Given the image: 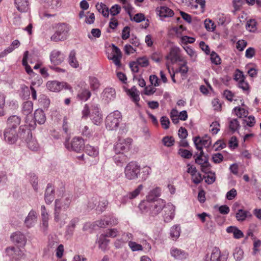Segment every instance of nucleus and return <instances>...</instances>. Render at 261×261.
I'll list each match as a JSON object with an SVG mask.
<instances>
[{
  "label": "nucleus",
  "instance_id": "obj_1",
  "mask_svg": "<svg viewBox=\"0 0 261 261\" xmlns=\"http://www.w3.org/2000/svg\"><path fill=\"white\" fill-rule=\"evenodd\" d=\"M72 197L71 195L65 194L63 195L61 198L55 200L54 220L61 227L66 223L65 220L67 217V215H64L61 212L66 211L69 207Z\"/></svg>",
  "mask_w": 261,
  "mask_h": 261
},
{
  "label": "nucleus",
  "instance_id": "obj_2",
  "mask_svg": "<svg viewBox=\"0 0 261 261\" xmlns=\"http://www.w3.org/2000/svg\"><path fill=\"white\" fill-rule=\"evenodd\" d=\"M166 206V202L162 199L155 201H142L139 207L143 213H149L152 216L158 215Z\"/></svg>",
  "mask_w": 261,
  "mask_h": 261
},
{
  "label": "nucleus",
  "instance_id": "obj_3",
  "mask_svg": "<svg viewBox=\"0 0 261 261\" xmlns=\"http://www.w3.org/2000/svg\"><path fill=\"white\" fill-rule=\"evenodd\" d=\"M82 114V118L84 119H87L90 116L93 123L97 125L102 121V116L98 104L92 103L90 107L88 104L85 105Z\"/></svg>",
  "mask_w": 261,
  "mask_h": 261
},
{
  "label": "nucleus",
  "instance_id": "obj_4",
  "mask_svg": "<svg viewBox=\"0 0 261 261\" xmlns=\"http://www.w3.org/2000/svg\"><path fill=\"white\" fill-rule=\"evenodd\" d=\"M27 137L26 142L28 147L33 151H37L39 148V145L36 139L33 138L30 130L27 129L25 125H21L19 127V138L24 139Z\"/></svg>",
  "mask_w": 261,
  "mask_h": 261
},
{
  "label": "nucleus",
  "instance_id": "obj_5",
  "mask_svg": "<svg viewBox=\"0 0 261 261\" xmlns=\"http://www.w3.org/2000/svg\"><path fill=\"white\" fill-rule=\"evenodd\" d=\"M141 167L135 161L128 163L125 168V177L129 180H135L138 178L140 174Z\"/></svg>",
  "mask_w": 261,
  "mask_h": 261
},
{
  "label": "nucleus",
  "instance_id": "obj_6",
  "mask_svg": "<svg viewBox=\"0 0 261 261\" xmlns=\"http://www.w3.org/2000/svg\"><path fill=\"white\" fill-rule=\"evenodd\" d=\"M96 8L105 17H108L109 13L112 15V17L110 22L109 28L107 29L108 32H111V29H114V5L112 6L109 10L105 4L103 3H97L96 5Z\"/></svg>",
  "mask_w": 261,
  "mask_h": 261
},
{
  "label": "nucleus",
  "instance_id": "obj_7",
  "mask_svg": "<svg viewBox=\"0 0 261 261\" xmlns=\"http://www.w3.org/2000/svg\"><path fill=\"white\" fill-rule=\"evenodd\" d=\"M69 30L70 27L66 23L58 24L56 32L50 38L51 40L55 42L65 40Z\"/></svg>",
  "mask_w": 261,
  "mask_h": 261
},
{
  "label": "nucleus",
  "instance_id": "obj_8",
  "mask_svg": "<svg viewBox=\"0 0 261 261\" xmlns=\"http://www.w3.org/2000/svg\"><path fill=\"white\" fill-rule=\"evenodd\" d=\"M197 156L195 159V163L200 165L201 170L202 172L207 173L210 172L211 165L208 162V158L204 155L203 151H201L199 154H196Z\"/></svg>",
  "mask_w": 261,
  "mask_h": 261
},
{
  "label": "nucleus",
  "instance_id": "obj_9",
  "mask_svg": "<svg viewBox=\"0 0 261 261\" xmlns=\"http://www.w3.org/2000/svg\"><path fill=\"white\" fill-rule=\"evenodd\" d=\"M65 145L66 148L69 150L80 152L84 149L85 143L81 137H74L70 144L65 143Z\"/></svg>",
  "mask_w": 261,
  "mask_h": 261
},
{
  "label": "nucleus",
  "instance_id": "obj_10",
  "mask_svg": "<svg viewBox=\"0 0 261 261\" xmlns=\"http://www.w3.org/2000/svg\"><path fill=\"white\" fill-rule=\"evenodd\" d=\"M228 254L222 253L218 247L214 248L211 254L210 257L207 254L205 256V261H226Z\"/></svg>",
  "mask_w": 261,
  "mask_h": 261
},
{
  "label": "nucleus",
  "instance_id": "obj_11",
  "mask_svg": "<svg viewBox=\"0 0 261 261\" xmlns=\"http://www.w3.org/2000/svg\"><path fill=\"white\" fill-rule=\"evenodd\" d=\"M46 87L49 90L53 92H59L64 88L66 89H71V86L67 83L56 81L47 82Z\"/></svg>",
  "mask_w": 261,
  "mask_h": 261
},
{
  "label": "nucleus",
  "instance_id": "obj_12",
  "mask_svg": "<svg viewBox=\"0 0 261 261\" xmlns=\"http://www.w3.org/2000/svg\"><path fill=\"white\" fill-rule=\"evenodd\" d=\"M132 143V139L127 138L123 139L119 138L118 142L115 145V152L118 151L119 153L121 151H126L129 149Z\"/></svg>",
  "mask_w": 261,
  "mask_h": 261
},
{
  "label": "nucleus",
  "instance_id": "obj_13",
  "mask_svg": "<svg viewBox=\"0 0 261 261\" xmlns=\"http://www.w3.org/2000/svg\"><path fill=\"white\" fill-rule=\"evenodd\" d=\"M5 251L7 255L12 259H19L24 255L23 250L14 246L6 248Z\"/></svg>",
  "mask_w": 261,
  "mask_h": 261
},
{
  "label": "nucleus",
  "instance_id": "obj_14",
  "mask_svg": "<svg viewBox=\"0 0 261 261\" xmlns=\"http://www.w3.org/2000/svg\"><path fill=\"white\" fill-rule=\"evenodd\" d=\"M18 137H19V131L17 134L15 129L7 128L5 129L4 132V139L9 144H13L15 143Z\"/></svg>",
  "mask_w": 261,
  "mask_h": 261
},
{
  "label": "nucleus",
  "instance_id": "obj_15",
  "mask_svg": "<svg viewBox=\"0 0 261 261\" xmlns=\"http://www.w3.org/2000/svg\"><path fill=\"white\" fill-rule=\"evenodd\" d=\"M114 233V229H108L105 234H102L100 236L98 243L99 248L102 250H105L109 242V240L107 239L108 237H112Z\"/></svg>",
  "mask_w": 261,
  "mask_h": 261
},
{
  "label": "nucleus",
  "instance_id": "obj_16",
  "mask_svg": "<svg viewBox=\"0 0 261 261\" xmlns=\"http://www.w3.org/2000/svg\"><path fill=\"white\" fill-rule=\"evenodd\" d=\"M170 254L175 259L183 260L188 258L189 254L185 251L173 247L170 249Z\"/></svg>",
  "mask_w": 261,
  "mask_h": 261
},
{
  "label": "nucleus",
  "instance_id": "obj_17",
  "mask_svg": "<svg viewBox=\"0 0 261 261\" xmlns=\"http://www.w3.org/2000/svg\"><path fill=\"white\" fill-rule=\"evenodd\" d=\"M64 55L60 51L54 50L50 55V60L51 62L55 65L61 64L64 60Z\"/></svg>",
  "mask_w": 261,
  "mask_h": 261
},
{
  "label": "nucleus",
  "instance_id": "obj_18",
  "mask_svg": "<svg viewBox=\"0 0 261 261\" xmlns=\"http://www.w3.org/2000/svg\"><path fill=\"white\" fill-rule=\"evenodd\" d=\"M14 5L17 10L21 13L27 12L30 9L29 0H14Z\"/></svg>",
  "mask_w": 261,
  "mask_h": 261
},
{
  "label": "nucleus",
  "instance_id": "obj_19",
  "mask_svg": "<svg viewBox=\"0 0 261 261\" xmlns=\"http://www.w3.org/2000/svg\"><path fill=\"white\" fill-rule=\"evenodd\" d=\"M37 221V213L34 210H31L28 214L24 220V224L28 228L33 227Z\"/></svg>",
  "mask_w": 261,
  "mask_h": 261
},
{
  "label": "nucleus",
  "instance_id": "obj_20",
  "mask_svg": "<svg viewBox=\"0 0 261 261\" xmlns=\"http://www.w3.org/2000/svg\"><path fill=\"white\" fill-rule=\"evenodd\" d=\"M161 189L160 187H155L150 190L146 197V200L144 201H155L158 198L161 196Z\"/></svg>",
  "mask_w": 261,
  "mask_h": 261
},
{
  "label": "nucleus",
  "instance_id": "obj_21",
  "mask_svg": "<svg viewBox=\"0 0 261 261\" xmlns=\"http://www.w3.org/2000/svg\"><path fill=\"white\" fill-rule=\"evenodd\" d=\"M165 208L164 220L168 222L172 220L174 217L175 206L172 204H168L166 205Z\"/></svg>",
  "mask_w": 261,
  "mask_h": 261
},
{
  "label": "nucleus",
  "instance_id": "obj_22",
  "mask_svg": "<svg viewBox=\"0 0 261 261\" xmlns=\"http://www.w3.org/2000/svg\"><path fill=\"white\" fill-rule=\"evenodd\" d=\"M20 118L16 115L10 116L7 120V128L16 130L20 124Z\"/></svg>",
  "mask_w": 261,
  "mask_h": 261
},
{
  "label": "nucleus",
  "instance_id": "obj_23",
  "mask_svg": "<svg viewBox=\"0 0 261 261\" xmlns=\"http://www.w3.org/2000/svg\"><path fill=\"white\" fill-rule=\"evenodd\" d=\"M54 188L50 184H48L45 193V201L47 204H50L55 198Z\"/></svg>",
  "mask_w": 261,
  "mask_h": 261
},
{
  "label": "nucleus",
  "instance_id": "obj_24",
  "mask_svg": "<svg viewBox=\"0 0 261 261\" xmlns=\"http://www.w3.org/2000/svg\"><path fill=\"white\" fill-rule=\"evenodd\" d=\"M143 188L144 187L141 184L138 185L136 189L128 193L126 195L124 196L123 198L124 200L126 201L127 199L131 200L136 198L141 193V192L143 190Z\"/></svg>",
  "mask_w": 261,
  "mask_h": 261
},
{
  "label": "nucleus",
  "instance_id": "obj_25",
  "mask_svg": "<svg viewBox=\"0 0 261 261\" xmlns=\"http://www.w3.org/2000/svg\"><path fill=\"white\" fill-rule=\"evenodd\" d=\"M11 241L22 245H24L26 242V238L23 234L20 231H16L11 236Z\"/></svg>",
  "mask_w": 261,
  "mask_h": 261
},
{
  "label": "nucleus",
  "instance_id": "obj_26",
  "mask_svg": "<svg viewBox=\"0 0 261 261\" xmlns=\"http://www.w3.org/2000/svg\"><path fill=\"white\" fill-rule=\"evenodd\" d=\"M156 11L161 17H170L174 15L173 11L166 6L158 8Z\"/></svg>",
  "mask_w": 261,
  "mask_h": 261
},
{
  "label": "nucleus",
  "instance_id": "obj_27",
  "mask_svg": "<svg viewBox=\"0 0 261 261\" xmlns=\"http://www.w3.org/2000/svg\"><path fill=\"white\" fill-rule=\"evenodd\" d=\"M34 115L35 122H37L39 124H42L45 122V115L41 109H37L35 111Z\"/></svg>",
  "mask_w": 261,
  "mask_h": 261
},
{
  "label": "nucleus",
  "instance_id": "obj_28",
  "mask_svg": "<svg viewBox=\"0 0 261 261\" xmlns=\"http://www.w3.org/2000/svg\"><path fill=\"white\" fill-rule=\"evenodd\" d=\"M251 216V214L249 211L243 209L238 210L236 214V217L239 221H243L246 218Z\"/></svg>",
  "mask_w": 261,
  "mask_h": 261
},
{
  "label": "nucleus",
  "instance_id": "obj_29",
  "mask_svg": "<svg viewBox=\"0 0 261 261\" xmlns=\"http://www.w3.org/2000/svg\"><path fill=\"white\" fill-rule=\"evenodd\" d=\"M33 109V103L30 100L25 101L22 106V112L25 115L31 114Z\"/></svg>",
  "mask_w": 261,
  "mask_h": 261
},
{
  "label": "nucleus",
  "instance_id": "obj_30",
  "mask_svg": "<svg viewBox=\"0 0 261 261\" xmlns=\"http://www.w3.org/2000/svg\"><path fill=\"white\" fill-rule=\"evenodd\" d=\"M108 204V202L107 200L104 198L99 197L98 202L96 208L97 213L98 214H100L106 210Z\"/></svg>",
  "mask_w": 261,
  "mask_h": 261
},
{
  "label": "nucleus",
  "instance_id": "obj_31",
  "mask_svg": "<svg viewBox=\"0 0 261 261\" xmlns=\"http://www.w3.org/2000/svg\"><path fill=\"white\" fill-rule=\"evenodd\" d=\"M79 220L77 218L72 219L67 225L66 230V234L72 236L74 232V229L76 223L78 222Z\"/></svg>",
  "mask_w": 261,
  "mask_h": 261
},
{
  "label": "nucleus",
  "instance_id": "obj_32",
  "mask_svg": "<svg viewBox=\"0 0 261 261\" xmlns=\"http://www.w3.org/2000/svg\"><path fill=\"white\" fill-rule=\"evenodd\" d=\"M127 161V156L123 153H119L118 151L115 152V163L117 165L121 166L124 163L126 162Z\"/></svg>",
  "mask_w": 261,
  "mask_h": 261
},
{
  "label": "nucleus",
  "instance_id": "obj_33",
  "mask_svg": "<svg viewBox=\"0 0 261 261\" xmlns=\"http://www.w3.org/2000/svg\"><path fill=\"white\" fill-rule=\"evenodd\" d=\"M106 126L109 130H113L114 128V113H111L106 117Z\"/></svg>",
  "mask_w": 261,
  "mask_h": 261
},
{
  "label": "nucleus",
  "instance_id": "obj_34",
  "mask_svg": "<svg viewBox=\"0 0 261 261\" xmlns=\"http://www.w3.org/2000/svg\"><path fill=\"white\" fill-rule=\"evenodd\" d=\"M75 55L76 53L73 50L70 51L68 57V63L73 68L79 67V62L76 58Z\"/></svg>",
  "mask_w": 261,
  "mask_h": 261
},
{
  "label": "nucleus",
  "instance_id": "obj_35",
  "mask_svg": "<svg viewBox=\"0 0 261 261\" xmlns=\"http://www.w3.org/2000/svg\"><path fill=\"white\" fill-rule=\"evenodd\" d=\"M106 53L108 58L114 63V44L112 43L109 46H106Z\"/></svg>",
  "mask_w": 261,
  "mask_h": 261
},
{
  "label": "nucleus",
  "instance_id": "obj_36",
  "mask_svg": "<svg viewBox=\"0 0 261 261\" xmlns=\"http://www.w3.org/2000/svg\"><path fill=\"white\" fill-rule=\"evenodd\" d=\"M180 228L178 225L172 226L170 229V236L173 240H176L180 236Z\"/></svg>",
  "mask_w": 261,
  "mask_h": 261
},
{
  "label": "nucleus",
  "instance_id": "obj_37",
  "mask_svg": "<svg viewBox=\"0 0 261 261\" xmlns=\"http://www.w3.org/2000/svg\"><path fill=\"white\" fill-rule=\"evenodd\" d=\"M111 218L109 217H105L100 220L95 222V225L99 227H106L111 223Z\"/></svg>",
  "mask_w": 261,
  "mask_h": 261
},
{
  "label": "nucleus",
  "instance_id": "obj_38",
  "mask_svg": "<svg viewBox=\"0 0 261 261\" xmlns=\"http://www.w3.org/2000/svg\"><path fill=\"white\" fill-rule=\"evenodd\" d=\"M39 102L41 106L44 109L48 108L50 105V99L45 95H40L39 99Z\"/></svg>",
  "mask_w": 261,
  "mask_h": 261
},
{
  "label": "nucleus",
  "instance_id": "obj_39",
  "mask_svg": "<svg viewBox=\"0 0 261 261\" xmlns=\"http://www.w3.org/2000/svg\"><path fill=\"white\" fill-rule=\"evenodd\" d=\"M41 83H42L41 79L38 80L37 82H36L35 81H33L31 83L30 89L31 91V95H32V99L34 100L37 99V93H36V91L35 89L34 86L36 84H37V86L38 87L40 85V84H41Z\"/></svg>",
  "mask_w": 261,
  "mask_h": 261
},
{
  "label": "nucleus",
  "instance_id": "obj_40",
  "mask_svg": "<svg viewBox=\"0 0 261 261\" xmlns=\"http://www.w3.org/2000/svg\"><path fill=\"white\" fill-rule=\"evenodd\" d=\"M151 173V169L149 167H144L142 168V171H140V176L142 181H145L149 177Z\"/></svg>",
  "mask_w": 261,
  "mask_h": 261
},
{
  "label": "nucleus",
  "instance_id": "obj_41",
  "mask_svg": "<svg viewBox=\"0 0 261 261\" xmlns=\"http://www.w3.org/2000/svg\"><path fill=\"white\" fill-rule=\"evenodd\" d=\"M91 92L88 89H83L77 94L79 98L83 101L87 100L91 96Z\"/></svg>",
  "mask_w": 261,
  "mask_h": 261
},
{
  "label": "nucleus",
  "instance_id": "obj_42",
  "mask_svg": "<svg viewBox=\"0 0 261 261\" xmlns=\"http://www.w3.org/2000/svg\"><path fill=\"white\" fill-rule=\"evenodd\" d=\"M246 29L252 32H254L256 29V21L255 19H251L247 21L246 24Z\"/></svg>",
  "mask_w": 261,
  "mask_h": 261
},
{
  "label": "nucleus",
  "instance_id": "obj_43",
  "mask_svg": "<svg viewBox=\"0 0 261 261\" xmlns=\"http://www.w3.org/2000/svg\"><path fill=\"white\" fill-rule=\"evenodd\" d=\"M198 141L204 147H208L211 144V138L206 135L202 138L199 137Z\"/></svg>",
  "mask_w": 261,
  "mask_h": 261
},
{
  "label": "nucleus",
  "instance_id": "obj_44",
  "mask_svg": "<svg viewBox=\"0 0 261 261\" xmlns=\"http://www.w3.org/2000/svg\"><path fill=\"white\" fill-rule=\"evenodd\" d=\"M86 153L91 156H96L98 154V149L92 146L87 145L86 146Z\"/></svg>",
  "mask_w": 261,
  "mask_h": 261
},
{
  "label": "nucleus",
  "instance_id": "obj_45",
  "mask_svg": "<svg viewBox=\"0 0 261 261\" xmlns=\"http://www.w3.org/2000/svg\"><path fill=\"white\" fill-rule=\"evenodd\" d=\"M189 68L187 66V63L185 62L181 64L178 70H176L175 72H180L181 74L182 79H185L187 77V73L188 71Z\"/></svg>",
  "mask_w": 261,
  "mask_h": 261
},
{
  "label": "nucleus",
  "instance_id": "obj_46",
  "mask_svg": "<svg viewBox=\"0 0 261 261\" xmlns=\"http://www.w3.org/2000/svg\"><path fill=\"white\" fill-rule=\"evenodd\" d=\"M122 54L120 49L115 46V65L120 67L121 66V59L122 58Z\"/></svg>",
  "mask_w": 261,
  "mask_h": 261
},
{
  "label": "nucleus",
  "instance_id": "obj_47",
  "mask_svg": "<svg viewBox=\"0 0 261 261\" xmlns=\"http://www.w3.org/2000/svg\"><path fill=\"white\" fill-rule=\"evenodd\" d=\"M233 256L237 261H240L243 257L244 252L240 247H237L233 252Z\"/></svg>",
  "mask_w": 261,
  "mask_h": 261
},
{
  "label": "nucleus",
  "instance_id": "obj_48",
  "mask_svg": "<svg viewBox=\"0 0 261 261\" xmlns=\"http://www.w3.org/2000/svg\"><path fill=\"white\" fill-rule=\"evenodd\" d=\"M233 111L235 112L236 115L240 118L242 117H246L248 114V111L245 110L244 108L240 107H235L233 109Z\"/></svg>",
  "mask_w": 261,
  "mask_h": 261
},
{
  "label": "nucleus",
  "instance_id": "obj_49",
  "mask_svg": "<svg viewBox=\"0 0 261 261\" xmlns=\"http://www.w3.org/2000/svg\"><path fill=\"white\" fill-rule=\"evenodd\" d=\"M99 197L98 196H95L89 199L87 204L88 207L91 210L96 208L98 202Z\"/></svg>",
  "mask_w": 261,
  "mask_h": 261
},
{
  "label": "nucleus",
  "instance_id": "obj_50",
  "mask_svg": "<svg viewBox=\"0 0 261 261\" xmlns=\"http://www.w3.org/2000/svg\"><path fill=\"white\" fill-rule=\"evenodd\" d=\"M5 99L6 95L0 92V116H3L5 114L4 108L5 105Z\"/></svg>",
  "mask_w": 261,
  "mask_h": 261
},
{
  "label": "nucleus",
  "instance_id": "obj_51",
  "mask_svg": "<svg viewBox=\"0 0 261 261\" xmlns=\"http://www.w3.org/2000/svg\"><path fill=\"white\" fill-rule=\"evenodd\" d=\"M128 246L133 251H141L143 250L142 246L135 242L129 241Z\"/></svg>",
  "mask_w": 261,
  "mask_h": 261
},
{
  "label": "nucleus",
  "instance_id": "obj_52",
  "mask_svg": "<svg viewBox=\"0 0 261 261\" xmlns=\"http://www.w3.org/2000/svg\"><path fill=\"white\" fill-rule=\"evenodd\" d=\"M89 82L91 88L93 90H96L99 86V83L97 79L95 77H90L89 78Z\"/></svg>",
  "mask_w": 261,
  "mask_h": 261
},
{
  "label": "nucleus",
  "instance_id": "obj_53",
  "mask_svg": "<svg viewBox=\"0 0 261 261\" xmlns=\"http://www.w3.org/2000/svg\"><path fill=\"white\" fill-rule=\"evenodd\" d=\"M178 153L181 155V157L185 159H190L192 156V153L191 151L188 150L180 148L178 150Z\"/></svg>",
  "mask_w": 261,
  "mask_h": 261
},
{
  "label": "nucleus",
  "instance_id": "obj_54",
  "mask_svg": "<svg viewBox=\"0 0 261 261\" xmlns=\"http://www.w3.org/2000/svg\"><path fill=\"white\" fill-rule=\"evenodd\" d=\"M164 145L167 147H170L174 145V140L172 137L166 136L162 139Z\"/></svg>",
  "mask_w": 261,
  "mask_h": 261
},
{
  "label": "nucleus",
  "instance_id": "obj_55",
  "mask_svg": "<svg viewBox=\"0 0 261 261\" xmlns=\"http://www.w3.org/2000/svg\"><path fill=\"white\" fill-rule=\"evenodd\" d=\"M211 60L212 63L219 65L221 63V58L215 52L213 51L211 54Z\"/></svg>",
  "mask_w": 261,
  "mask_h": 261
},
{
  "label": "nucleus",
  "instance_id": "obj_56",
  "mask_svg": "<svg viewBox=\"0 0 261 261\" xmlns=\"http://www.w3.org/2000/svg\"><path fill=\"white\" fill-rule=\"evenodd\" d=\"M229 128L233 132L238 129L240 127V124L237 119H233L229 122Z\"/></svg>",
  "mask_w": 261,
  "mask_h": 261
},
{
  "label": "nucleus",
  "instance_id": "obj_57",
  "mask_svg": "<svg viewBox=\"0 0 261 261\" xmlns=\"http://www.w3.org/2000/svg\"><path fill=\"white\" fill-rule=\"evenodd\" d=\"M136 62L138 63L139 66L143 67H147L149 65L148 60L146 57L138 58Z\"/></svg>",
  "mask_w": 261,
  "mask_h": 261
},
{
  "label": "nucleus",
  "instance_id": "obj_58",
  "mask_svg": "<svg viewBox=\"0 0 261 261\" xmlns=\"http://www.w3.org/2000/svg\"><path fill=\"white\" fill-rule=\"evenodd\" d=\"M232 4L234 11H237L245 4V0H233Z\"/></svg>",
  "mask_w": 261,
  "mask_h": 261
},
{
  "label": "nucleus",
  "instance_id": "obj_59",
  "mask_svg": "<svg viewBox=\"0 0 261 261\" xmlns=\"http://www.w3.org/2000/svg\"><path fill=\"white\" fill-rule=\"evenodd\" d=\"M161 123L165 129L169 128L170 123L169 118L167 116H162L160 119Z\"/></svg>",
  "mask_w": 261,
  "mask_h": 261
},
{
  "label": "nucleus",
  "instance_id": "obj_60",
  "mask_svg": "<svg viewBox=\"0 0 261 261\" xmlns=\"http://www.w3.org/2000/svg\"><path fill=\"white\" fill-rule=\"evenodd\" d=\"M204 25L205 29L208 31H213L215 28L214 23L210 19H206L204 21Z\"/></svg>",
  "mask_w": 261,
  "mask_h": 261
},
{
  "label": "nucleus",
  "instance_id": "obj_61",
  "mask_svg": "<svg viewBox=\"0 0 261 261\" xmlns=\"http://www.w3.org/2000/svg\"><path fill=\"white\" fill-rule=\"evenodd\" d=\"M95 21V15L93 13L88 12L86 16L85 22L88 24H92Z\"/></svg>",
  "mask_w": 261,
  "mask_h": 261
},
{
  "label": "nucleus",
  "instance_id": "obj_62",
  "mask_svg": "<svg viewBox=\"0 0 261 261\" xmlns=\"http://www.w3.org/2000/svg\"><path fill=\"white\" fill-rule=\"evenodd\" d=\"M177 58L178 55L175 50L173 49H171L170 54L166 57V59L167 60H170L172 62L176 61L177 60Z\"/></svg>",
  "mask_w": 261,
  "mask_h": 261
},
{
  "label": "nucleus",
  "instance_id": "obj_63",
  "mask_svg": "<svg viewBox=\"0 0 261 261\" xmlns=\"http://www.w3.org/2000/svg\"><path fill=\"white\" fill-rule=\"evenodd\" d=\"M223 156L220 153H215L213 155L212 160L213 162L216 164H219L221 163L223 160Z\"/></svg>",
  "mask_w": 261,
  "mask_h": 261
},
{
  "label": "nucleus",
  "instance_id": "obj_64",
  "mask_svg": "<svg viewBox=\"0 0 261 261\" xmlns=\"http://www.w3.org/2000/svg\"><path fill=\"white\" fill-rule=\"evenodd\" d=\"M247 44V43L244 40H239L236 44V48L239 51H243Z\"/></svg>",
  "mask_w": 261,
  "mask_h": 261
}]
</instances>
